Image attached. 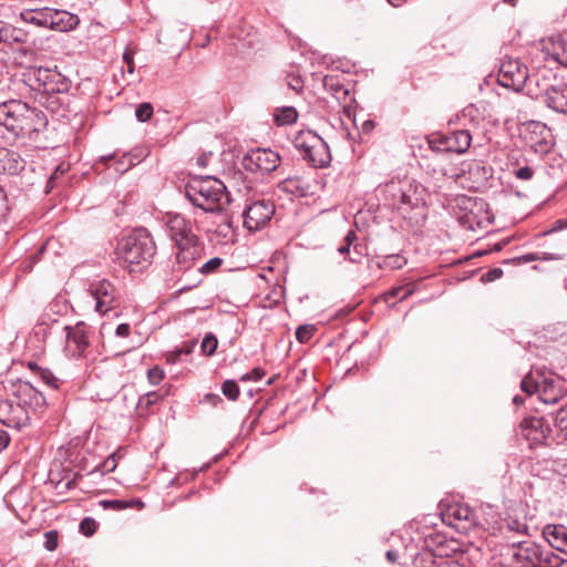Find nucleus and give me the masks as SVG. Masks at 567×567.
Wrapping results in <instances>:
<instances>
[{
  "label": "nucleus",
  "instance_id": "37998d69",
  "mask_svg": "<svg viewBox=\"0 0 567 567\" xmlns=\"http://www.w3.org/2000/svg\"><path fill=\"white\" fill-rule=\"evenodd\" d=\"M313 330H315L313 327L310 324H305V326L298 327V329L296 331L297 340L302 343L309 341L313 334Z\"/></svg>",
  "mask_w": 567,
  "mask_h": 567
},
{
  "label": "nucleus",
  "instance_id": "13d9d810",
  "mask_svg": "<svg viewBox=\"0 0 567 567\" xmlns=\"http://www.w3.org/2000/svg\"><path fill=\"white\" fill-rule=\"evenodd\" d=\"M131 327L128 323H121L117 326L115 330V334L121 338H126L130 336Z\"/></svg>",
  "mask_w": 567,
  "mask_h": 567
},
{
  "label": "nucleus",
  "instance_id": "aec40b11",
  "mask_svg": "<svg viewBox=\"0 0 567 567\" xmlns=\"http://www.w3.org/2000/svg\"><path fill=\"white\" fill-rule=\"evenodd\" d=\"M178 251L176 254V261L181 266V269H189L195 262L202 257L203 246L199 239L190 241H184L181 245H176Z\"/></svg>",
  "mask_w": 567,
  "mask_h": 567
},
{
  "label": "nucleus",
  "instance_id": "9b49d317",
  "mask_svg": "<svg viewBox=\"0 0 567 567\" xmlns=\"http://www.w3.org/2000/svg\"><path fill=\"white\" fill-rule=\"evenodd\" d=\"M275 213V206L266 199H258L246 205L243 217L244 226L249 231H257L265 227Z\"/></svg>",
  "mask_w": 567,
  "mask_h": 567
},
{
  "label": "nucleus",
  "instance_id": "3c124183",
  "mask_svg": "<svg viewBox=\"0 0 567 567\" xmlns=\"http://www.w3.org/2000/svg\"><path fill=\"white\" fill-rule=\"evenodd\" d=\"M161 395L157 392H148L140 400V405L148 408L159 400Z\"/></svg>",
  "mask_w": 567,
  "mask_h": 567
},
{
  "label": "nucleus",
  "instance_id": "58836bf2",
  "mask_svg": "<svg viewBox=\"0 0 567 567\" xmlns=\"http://www.w3.org/2000/svg\"><path fill=\"white\" fill-rule=\"evenodd\" d=\"M100 505L104 509H112L116 512L131 507V503L123 499H104L100 502Z\"/></svg>",
  "mask_w": 567,
  "mask_h": 567
},
{
  "label": "nucleus",
  "instance_id": "f704fd0d",
  "mask_svg": "<svg viewBox=\"0 0 567 567\" xmlns=\"http://www.w3.org/2000/svg\"><path fill=\"white\" fill-rule=\"evenodd\" d=\"M554 423L557 430L567 436V403L557 410Z\"/></svg>",
  "mask_w": 567,
  "mask_h": 567
},
{
  "label": "nucleus",
  "instance_id": "864d4df0",
  "mask_svg": "<svg viewBox=\"0 0 567 567\" xmlns=\"http://www.w3.org/2000/svg\"><path fill=\"white\" fill-rule=\"evenodd\" d=\"M264 371L259 368L252 369L249 373H246L240 377V381H259L264 377Z\"/></svg>",
  "mask_w": 567,
  "mask_h": 567
},
{
  "label": "nucleus",
  "instance_id": "b1692460",
  "mask_svg": "<svg viewBox=\"0 0 567 567\" xmlns=\"http://www.w3.org/2000/svg\"><path fill=\"white\" fill-rule=\"evenodd\" d=\"M302 156L313 167H327L331 162L329 146L322 138Z\"/></svg>",
  "mask_w": 567,
  "mask_h": 567
},
{
  "label": "nucleus",
  "instance_id": "bb28decb",
  "mask_svg": "<svg viewBox=\"0 0 567 567\" xmlns=\"http://www.w3.org/2000/svg\"><path fill=\"white\" fill-rule=\"evenodd\" d=\"M320 140H321V137L317 133H315L310 130L300 131L296 134V136L293 138V145L303 155L310 148H312L313 145L317 142H319Z\"/></svg>",
  "mask_w": 567,
  "mask_h": 567
},
{
  "label": "nucleus",
  "instance_id": "423d86ee",
  "mask_svg": "<svg viewBox=\"0 0 567 567\" xmlns=\"http://www.w3.org/2000/svg\"><path fill=\"white\" fill-rule=\"evenodd\" d=\"M528 80V69L519 59L505 55L499 63L497 82L499 85L518 92Z\"/></svg>",
  "mask_w": 567,
  "mask_h": 567
},
{
  "label": "nucleus",
  "instance_id": "1a4fd4ad",
  "mask_svg": "<svg viewBox=\"0 0 567 567\" xmlns=\"http://www.w3.org/2000/svg\"><path fill=\"white\" fill-rule=\"evenodd\" d=\"M472 143V135L468 130H457L449 134L433 136L430 141V148L435 153L452 152L464 154Z\"/></svg>",
  "mask_w": 567,
  "mask_h": 567
},
{
  "label": "nucleus",
  "instance_id": "4c0bfd02",
  "mask_svg": "<svg viewBox=\"0 0 567 567\" xmlns=\"http://www.w3.org/2000/svg\"><path fill=\"white\" fill-rule=\"evenodd\" d=\"M218 341L213 333H207L200 344L202 351L206 355H213L217 349Z\"/></svg>",
  "mask_w": 567,
  "mask_h": 567
},
{
  "label": "nucleus",
  "instance_id": "72a5a7b5",
  "mask_svg": "<svg viewBox=\"0 0 567 567\" xmlns=\"http://www.w3.org/2000/svg\"><path fill=\"white\" fill-rule=\"evenodd\" d=\"M323 84L326 87H329L332 91L333 95L338 100L344 99L349 93L342 84L339 82L334 83V79L332 76H326Z\"/></svg>",
  "mask_w": 567,
  "mask_h": 567
},
{
  "label": "nucleus",
  "instance_id": "7c9ffc66",
  "mask_svg": "<svg viewBox=\"0 0 567 567\" xmlns=\"http://www.w3.org/2000/svg\"><path fill=\"white\" fill-rule=\"evenodd\" d=\"M565 559L555 554L553 550L542 548L537 567H561Z\"/></svg>",
  "mask_w": 567,
  "mask_h": 567
},
{
  "label": "nucleus",
  "instance_id": "2eb2a0df",
  "mask_svg": "<svg viewBox=\"0 0 567 567\" xmlns=\"http://www.w3.org/2000/svg\"><path fill=\"white\" fill-rule=\"evenodd\" d=\"M550 433V427L544 417L529 416L520 423V434L530 445L543 444Z\"/></svg>",
  "mask_w": 567,
  "mask_h": 567
},
{
  "label": "nucleus",
  "instance_id": "473e14b6",
  "mask_svg": "<svg viewBox=\"0 0 567 567\" xmlns=\"http://www.w3.org/2000/svg\"><path fill=\"white\" fill-rule=\"evenodd\" d=\"M29 368L31 370H35L38 371L39 373V377L40 379L49 386L53 388V389H58L59 388V379L48 369H43V368H38L35 365V363H30L29 364Z\"/></svg>",
  "mask_w": 567,
  "mask_h": 567
},
{
  "label": "nucleus",
  "instance_id": "a18cd8bd",
  "mask_svg": "<svg viewBox=\"0 0 567 567\" xmlns=\"http://www.w3.org/2000/svg\"><path fill=\"white\" fill-rule=\"evenodd\" d=\"M164 378V370L158 365L151 368L147 371V379L151 384L157 385Z\"/></svg>",
  "mask_w": 567,
  "mask_h": 567
},
{
  "label": "nucleus",
  "instance_id": "8fccbe9b",
  "mask_svg": "<svg viewBox=\"0 0 567 567\" xmlns=\"http://www.w3.org/2000/svg\"><path fill=\"white\" fill-rule=\"evenodd\" d=\"M117 460L116 454H112L109 457L104 460V462L101 464V471L103 473H111L116 468Z\"/></svg>",
  "mask_w": 567,
  "mask_h": 567
},
{
  "label": "nucleus",
  "instance_id": "9d476101",
  "mask_svg": "<svg viewBox=\"0 0 567 567\" xmlns=\"http://www.w3.org/2000/svg\"><path fill=\"white\" fill-rule=\"evenodd\" d=\"M64 331L65 353L72 358L83 357L90 346L91 328L84 321H79L74 326H65Z\"/></svg>",
  "mask_w": 567,
  "mask_h": 567
},
{
  "label": "nucleus",
  "instance_id": "2f4dec72",
  "mask_svg": "<svg viewBox=\"0 0 567 567\" xmlns=\"http://www.w3.org/2000/svg\"><path fill=\"white\" fill-rule=\"evenodd\" d=\"M406 264V259L401 255H389L382 258L378 264L380 268L395 270L402 268Z\"/></svg>",
  "mask_w": 567,
  "mask_h": 567
},
{
  "label": "nucleus",
  "instance_id": "7ed1b4c3",
  "mask_svg": "<svg viewBox=\"0 0 567 567\" xmlns=\"http://www.w3.org/2000/svg\"><path fill=\"white\" fill-rule=\"evenodd\" d=\"M186 197L205 213H221L230 204L225 184L213 176L192 179L186 185Z\"/></svg>",
  "mask_w": 567,
  "mask_h": 567
},
{
  "label": "nucleus",
  "instance_id": "603ef678",
  "mask_svg": "<svg viewBox=\"0 0 567 567\" xmlns=\"http://www.w3.org/2000/svg\"><path fill=\"white\" fill-rule=\"evenodd\" d=\"M503 274H504L503 269L493 268V269L488 270L487 272H485L481 279L483 282H491L496 279H499L503 276Z\"/></svg>",
  "mask_w": 567,
  "mask_h": 567
},
{
  "label": "nucleus",
  "instance_id": "bf43d9fd",
  "mask_svg": "<svg viewBox=\"0 0 567 567\" xmlns=\"http://www.w3.org/2000/svg\"><path fill=\"white\" fill-rule=\"evenodd\" d=\"M123 60H124L125 64L127 65V71L130 73H133V71H134L133 53L131 51L126 50L123 53Z\"/></svg>",
  "mask_w": 567,
  "mask_h": 567
},
{
  "label": "nucleus",
  "instance_id": "f03ea898",
  "mask_svg": "<svg viewBox=\"0 0 567 567\" xmlns=\"http://www.w3.org/2000/svg\"><path fill=\"white\" fill-rule=\"evenodd\" d=\"M116 254L128 271H141L153 262L156 245L147 229L137 228L122 238Z\"/></svg>",
  "mask_w": 567,
  "mask_h": 567
},
{
  "label": "nucleus",
  "instance_id": "f3484780",
  "mask_svg": "<svg viewBox=\"0 0 567 567\" xmlns=\"http://www.w3.org/2000/svg\"><path fill=\"white\" fill-rule=\"evenodd\" d=\"M166 226L172 240L176 245H181L184 241L196 240L198 238L192 228V225L183 216L176 214L168 217Z\"/></svg>",
  "mask_w": 567,
  "mask_h": 567
},
{
  "label": "nucleus",
  "instance_id": "39448f33",
  "mask_svg": "<svg viewBox=\"0 0 567 567\" xmlns=\"http://www.w3.org/2000/svg\"><path fill=\"white\" fill-rule=\"evenodd\" d=\"M385 204L394 209L416 207L420 198L413 192L412 185L406 181L392 179L379 187Z\"/></svg>",
  "mask_w": 567,
  "mask_h": 567
},
{
  "label": "nucleus",
  "instance_id": "393cba45",
  "mask_svg": "<svg viewBox=\"0 0 567 567\" xmlns=\"http://www.w3.org/2000/svg\"><path fill=\"white\" fill-rule=\"evenodd\" d=\"M23 161L18 153L0 148V174L16 175L23 168Z\"/></svg>",
  "mask_w": 567,
  "mask_h": 567
},
{
  "label": "nucleus",
  "instance_id": "79ce46f5",
  "mask_svg": "<svg viewBox=\"0 0 567 567\" xmlns=\"http://www.w3.org/2000/svg\"><path fill=\"white\" fill-rule=\"evenodd\" d=\"M34 75H35L37 81H39L40 84L43 85L44 87H47L49 82H52L53 78L55 76L54 73L51 72V70L44 69V68H39L34 72Z\"/></svg>",
  "mask_w": 567,
  "mask_h": 567
},
{
  "label": "nucleus",
  "instance_id": "f257e3e1",
  "mask_svg": "<svg viewBox=\"0 0 567 567\" xmlns=\"http://www.w3.org/2000/svg\"><path fill=\"white\" fill-rule=\"evenodd\" d=\"M45 113L20 100H9L0 104V125L13 136L25 138L45 147L44 132L48 126Z\"/></svg>",
  "mask_w": 567,
  "mask_h": 567
},
{
  "label": "nucleus",
  "instance_id": "e433bc0d",
  "mask_svg": "<svg viewBox=\"0 0 567 567\" xmlns=\"http://www.w3.org/2000/svg\"><path fill=\"white\" fill-rule=\"evenodd\" d=\"M154 113L153 105L148 102H144L137 105L135 110V116L137 121L144 123L147 122Z\"/></svg>",
  "mask_w": 567,
  "mask_h": 567
},
{
  "label": "nucleus",
  "instance_id": "ea45409f",
  "mask_svg": "<svg viewBox=\"0 0 567 567\" xmlns=\"http://www.w3.org/2000/svg\"><path fill=\"white\" fill-rule=\"evenodd\" d=\"M413 291L414 290L411 287H404V286L394 287L386 293V300H390V298H398L399 300H404L409 296H411L413 293Z\"/></svg>",
  "mask_w": 567,
  "mask_h": 567
},
{
  "label": "nucleus",
  "instance_id": "69168bd1",
  "mask_svg": "<svg viewBox=\"0 0 567 567\" xmlns=\"http://www.w3.org/2000/svg\"><path fill=\"white\" fill-rule=\"evenodd\" d=\"M476 112H477L476 107H474L473 105H470L463 110L462 115H463V117L474 118V113H476Z\"/></svg>",
  "mask_w": 567,
  "mask_h": 567
},
{
  "label": "nucleus",
  "instance_id": "5701e85b",
  "mask_svg": "<svg viewBox=\"0 0 567 567\" xmlns=\"http://www.w3.org/2000/svg\"><path fill=\"white\" fill-rule=\"evenodd\" d=\"M545 102L549 109L567 114V82L561 80L555 81V86L551 87Z\"/></svg>",
  "mask_w": 567,
  "mask_h": 567
},
{
  "label": "nucleus",
  "instance_id": "c756f323",
  "mask_svg": "<svg viewBox=\"0 0 567 567\" xmlns=\"http://www.w3.org/2000/svg\"><path fill=\"white\" fill-rule=\"evenodd\" d=\"M279 189L295 196L305 195L306 187L303 181L299 177H288L278 185Z\"/></svg>",
  "mask_w": 567,
  "mask_h": 567
},
{
  "label": "nucleus",
  "instance_id": "49530a36",
  "mask_svg": "<svg viewBox=\"0 0 567 567\" xmlns=\"http://www.w3.org/2000/svg\"><path fill=\"white\" fill-rule=\"evenodd\" d=\"M45 542L44 547L49 551H53L58 547V533L55 530H50L44 534Z\"/></svg>",
  "mask_w": 567,
  "mask_h": 567
},
{
  "label": "nucleus",
  "instance_id": "6e6d98bb",
  "mask_svg": "<svg viewBox=\"0 0 567 567\" xmlns=\"http://www.w3.org/2000/svg\"><path fill=\"white\" fill-rule=\"evenodd\" d=\"M189 353H190V349H187V350L177 349L167 354L166 361L171 364H175L176 362H178L182 354H189Z\"/></svg>",
  "mask_w": 567,
  "mask_h": 567
},
{
  "label": "nucleus",
  "instance_id": "cd10ccee",
  "mask_svg": "<svg viewBox=\"0 0 567 567\" xmlns=\"http://www.w3.org/2000/svg\"><path fill=\"white\" fill-rule=\"evenodd\" d=\"M548 55L557 63L567 68V40L555 39L550 41L547 48Z\"/></svg>",
  "mask_w": 567,
  "mask_h": 567
},
{
  "label": "nucleus",
  "instance_id": "e2e57ef3",
  "mask_svg": "<svg viewBox=\"0 0 567 567\" xmlns=\"http://www.w3.org/2000/svg\"><path fill=\"white\" fill-rule=\"evenodd\" d=\"M6 210H7L6 194H4L3 189L0 187V216H2Z\"/></svg>",
  "mask_w": 567,
  "mask_h": 567
},
{
  "label": "nucleus",
  "instance_id": "5fc2aeb1",
  "mask_svg": "<svg viewBox=\"0 0 567 567\" xmlns=\"http://www.w3.org/2000/svg\"><path fill=\"white\" fill-rule=\"evenodd\" d=\"M134 164L135 163L133 162V158L131 156L123 155V159L116 163L115 171L124 173Z\"/></svg>",
  "mask_w": 567,
  "mask_h": 567
},
{
  "label": "nucleus",
  "instance_id": "4468645a",
  "mask_svg": "<svg viewBox=\"0 0 567 567\" xmlns=\"http://www.w3.org/2000/svg\"><path fill=\"white\" fill-rule=\"evenodd\" d=\"M540 549L534 542H520L511 547L509 554L516 567H537Z\"/></svg>",
  "mask_w": 567,
  "mask_h": 567
},
{
  "label": "nucleus",
  "instance_id": "20e7f679",
  "mask_svg": "<svg viewBox=\"0 0 567 567\" xmlns=\"http://www.w3.org/2000/svg\"><path fill=\"white\" fill-rule=\"evenodd\" d=\"M520 389L527 394L538 393L539 399L547 404L557 403L567 394L566 381L556 375H543L535 380L532 374L520 381Z\"/></svg>",
  "mask_w": 567,
  "mask_h": 567
},
{
  "label": "nucleus",
  "instance_id": "c9c22d12",
  "mask_svg": "<svg viewBox=\"0 0 567 567\" xmlns=\"http://www.w3.org/2000/svg\"><path fill=\"white\" fill-rule=\"evenodd\" d=\"M221 392L227 399L231 401L237 400L240 393L239 386L234 380H226L221 384Z\"/></svg>",
  "mask_w": 567,
  "mask_h": 567
},
{
  "label": "nucleus",
  "instance_id": "ddd939ff",
  "mask_svg": "<svg viewBox=\"0 0 567 567\" xmlns=\"http://www.w3.org/2000/svg\"><path fill=\"white\" fill-rule=\"evenodd\" d=\"M555 81H558V79H556L554 72L546 66H542L535 72L528 73V80L524 87H526L527 93L532 96L538 97L544 95L547 99L551 87L555 86Z\"/></svg>",
  "mask_w": 567,
  "mask_h": 567
},
{
  "label": "nucleus",
  "instance_id": "a878e982",
  "mask_svg": "<svg viewBox=\"0 0 567 567\" xmlns=\"http://www.w3.org/2000/svg\"><path fill=\"white\" fill-rule=\"evenodd\" d=\"M51 8H30L20 12V18L25 23L37 27L49 28V17Z\"/></svg>",
  "mask_w": 567,
  "mask_h": 567
},
{
  "label": "nucleus",
  "instance_id": "412c9836",
  "mask_svg": "<svg viewBox=\"0 0 567 567\" xmlns=\"http://www.w3.org/2000/svg\"><path fill=\"white\" fill-rule=\"evenodd\" d=\"M49 29L59 32H69L78 28L80 18L75 13L66 10L52 9L50 10Z\"/></svg>",
  "mask_w": 567,
  "mask_h": 567
},
{
  "label": "nucleus",
  "instance_id": "6ab92c4d",
  "mask_svg": "<svg viewBox=\"0 0 567 567\" xmlns=\"http://www.w3.org/2000/svg\"><path fill=\"white\" fill-rule=\"evenodd\" d=\"M526 143L536 154H547L553 146L550 131L543 124L534 125V130L526 136Z\"/></svg>",
  "mask_w": 567,
  "mask_h": 567
},
{
  "label": "nucleus",
  "instance_id": "338daca9",
  "mask_svg": "<svg viewBox=\"0 0 567 567\" xmlns=\"http://www.w3.org/2000/svg\"><path fill=\"white\" fill-rule=\"evenodd\" d=\"M518 259H519V261H522V262H529V261L538 260V259H539V257H538V255H537V254H526V255H524V256L519 257Z\"/></svg>",
  "mask_w": 567,
  "mask_h": 567
},
{
  "label": "nucleus",
  "instance_id": "dca6fc26",
  "mask_svg": "<svg viewBox=\"0 0 567 567\" xmlns=\"http://www.w3.org/2000/svg\"><path fill=\"white\" fill-rule=\"evenodd\" d=\"M13 398L21 406L29 411L40 410L44 406L45 399L30 382L19 381L14 384Z\"/></svg>",
  "mask_w": 567,
  "mask_h": 567
},
{
  "label": "nucleus",
  "instance_id": "de8ad7c7",
  "mask_svg": "<svg viewBox=\"0 0 567 567\" xmlns=\"http://www.w3.org/2000/svg\"><path fill=\"white\" fill-rule=\"evenodd\" d=\"M535 171L530 166H522L514 171V175L522 181H530Z\"/></svg>",
  "mask_w": 567,
  "mask_h": 567
},
{
  "label": "nucleus",
  "instance_id": "a19ab883",
  "mask_svg": "<svg viewBox=\"0 0 567 567\" xmlns=\"http://www.w3.org/2000/svg\"><path fill=\"white\" fill-rule=\"evenodd\" d=\"M221 264H223L221 258L214 257V258L209 259L208 261H206L205 264H203L198 268V271L203 275H209V274L215 272L221 266Z\"/></svg>",
  "mask_w": 567,
  "mask_h": 567
},
{
  "label": "nucleus",
  "instance_id": "0eeeda50",
  "mask_svg": "<svg viewBox=\"0 0 567 567\" xmlns=\"http://www.w3.org/2000/svg\"><path fill=\"white\" fill-rule=\"evenodd\" d=\"M280 162V155L269 148L250 150L241 158V165L247 172L260 174L274 172Z\"/></svg>",
  "mask_w": 567,
  "mask_h": 567
},
{
  "label": "nucleus",
  "instance_id": "4be33fe9",
  "mask_svg": "<svg viewBox=\"0 0 567 567\" xmlns=\"http://www.w3.org/2000/svg\"><path fill=\"white\" fill-rule=\"evenodd\" d=\"M543 536L556 550L567 555V527L561 524H548L543 528Z\"/></svg>",
  "mask_w": 567,
  "mask_h": 567
},
{
  "label": "nucleus",
  "instance_id": "f8f14e48",
  "mask_svg": "<svg viewBox=\"0 0 567 567\" xmlns=\"http://www.w3.org/2000/svg\"><path fill=\"white\" fill-rule=\"evenodd\" d=\"M30 416L28 410L14 399L0 401V422L12 429H21L29 423Z\"/></svg>",
  "mask_w": 567,
  "mask_h": 567
},
{
  "label": "nucleus",
  "instance_id": "6e6552de",
  "mask_svg": "<svg viewBox=\"0 0 567 567\" xmlns=\"http://www.w3.org/2000/svg\"><path fill=\"white\" fill-rule=\"evenodd\" d=\"M87 291L94 302V310L102 316L120 305L116 288L106 279L92 282Z\"/></svg>",
  "mask_w": 567,
  "mask_h": 567
},
{
  "label": "nucleus",
  "instance_id": "680f3d73",
  "mask_svg": "<svg viewBox=\"0 0 567 567\" xmlns=\"http://www.w3.org/2000/svg\"><path fill=\"white\" fill-rule=\"evenodd\" d=\"M66 168H63L62 165L58 166L55 171L51 174L48 184L50 187H53L54 181L62 174H64Z\"/></svg>",
  "mask_w": 567,
  "mask_h": 567
},
{
  "label": "nucleus",
  "instance_id": "052dcab7",
  "mask_svg": "<svg viewBox=\"0 0 567 567\" xmlns=\"http://www.w3.org/2000/svg\"><path fill=\"white\" fill-rule=\"evenodd\" d=\"M10 443V436L4 430H0V452L6 450Z\"/></svg>",
  "mask_w": 567,
  "mask_h": 567
},
{
  "label": "nucleus",
  "instance_id": "09e8293b",
  "mask_svg": "<svg viewBox=\"0 0 567 567\" xmlns=\"http://www.w3.org/2000/svg\"><path fill=\"white\" fill-rule=\"evenodd\" d=\"M80 530L85 536H91L95 532V522L92 518H84L80 524Z\"/></svg>",
  "mask_w": 567,
  "mask_h": 567
},
{
  "label": "nucleus",
  "instance_id": "c85d7f7f",
  "mask_svg": "<svg viewBox=\"0 0 567 567\" xmlns=\"http://www.w3.org/2000/svg\"><path fill=\"white\" fill-rule=\"evenodd\" d=\"M298 118V112L292 106L277 107L274 112V121L278 126L293 124Z\"/></svg>",
  "mask_w": 567,
  "mask_h": 567
},
{
  "label": "nucleus",
  "instance_id": "774afa93",
  "mask_svg": "<svg viewBox=\"0 0 567 567\" xmlns=\"http://www.w3.org/2000/svg\"><path fill=\"white\" fill-rule=\"evenodd\" d=\"M386 559L391 563H395L398 560V553L396 551H393V550H388L386 554Z\"/></svg>",
  "mask_w": 567,
  "mask_h": 567
},
{
  "label": "nucleus",
  "instance_id": "4d7b16f0",
  "mask_svg": "<svg viewBox=\"0 0 567 567\" xmlns=\"http://www.w3.org/2000/svg\"><path fill=\"white\" fill-rule=\"evenodd\" d=\"M472 512L468 507H458L453 512V516L458 520H470Z\"/></svg>",
  "mask_w": 567,
  "mask_h": 567
},
{
  "label": "nucleus",
  "instance_id": "c03bdc74",
  "mask_svg": "<svg viewBox=\"0 0 567 567\" xmlns=\"http://www.w3.org/2000/svg\"><path fill=\"white\" fill-rule=\"evenodd\" d=\"M357 239V235L353 230L348 231L343 239V244L338 248V252L340 255H349L350 254V247L352 246L353 241Z\"/></svg>",
  "mask_w": 567,
  "mask_h": 567
},
{
  "label": "nucleus",
  "instance_id": "0e129e2a",
  "mask_svg": "<svg viewBox=\"0 0 567 567\" xmlns=\"http://www.w3.org/2000/svg\"><path fill=\"white\" fill-rule=\"evenodd\" d=\"M442 567H471L468 564L458 560H449L443 564Z\"/></svg>",
  "mask_w": 567,
  "mask_h": 567
},
{
  "label": "nucleus",
  "instance_id": "a211bd4d",
  "mask_svg": "<svg viewBox=\"0 0 567 567\" xmlns=\"http://www.w3.org/2000/svg\"><path fill=\"white\" fill-rule=\"evenodd\" d=\"M460 206L465 210L460 217L461 223L472 230L476 227H481L483 218L480 214L484 213V203L464 196L460 199Z\"/></svg>",
  "mask_w": 567,
  "mask_h": 567
}]
</instances>
